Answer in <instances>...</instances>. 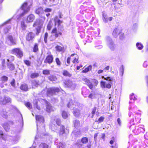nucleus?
<instances>
[{"label":"nucleus","mask_w":148,"mask_h":148,"mask_svg":"<svg viewBox=\"0 0 148 148\" xmlns=\"http://www.w3.org/2000/svg\"><path fill=\"white\" fill-rule=\"evenodd\" d=\"M31 5L28 6L27 3H24L22 5L21 9L18 10L17 13L19 14L20 16H24L29 10Z\"/></svg>","instance_id":"nucleus-1"},{"label":"nucleus","mask_w":148,"mask_h":148,"mask_svg":"<svg viewBox=\"0 0 148 148\" xmlns=\"http://www.w3.org/2000/svg\"><path fill=\"white\" fill-rule=\"evenodd\" d=\"M44 22L40 19H37L33 25L34 27H37L36 28L37 34H38L40 32V30L43 25Z\"/></svg>","instance_id":"nucleus-2"},{"label":"nucleus","mask_w":148,"mask_h":148,"mask_svg":"<svg viewBox=\"0 0 148 148\" xmlns=\"http://www.w3.org/2000/svg\"><path fill=\"white\" fill-rule=\"evenodd\" d=\"M132 111L135 113V119L134 117H133L132 119L130 121V123L132 125L136 123L139 122L141 119L140 116L141 115V113L137 112L136 113L134 110H132Z\"/></svg>","instance_id":"nucleus-3"},{"label":"nucleus","mask_w":148,"mask_h":148,"mask_svg":"<svg viewBox=\"0 0 148 148\" xmlns=\"http://www.w3.org/2000/svg\"><path fill=\"white\" fill-rule=\"evenodd\" d=\"M65 87L70 88L72 90H74L76 86V84L74 82L70 80H68L64 82Z\"/></svg>","instance_id":"nucleus-4"},{"label":"nucleus","mask_w":148,"mask_h":148,"mask_svg":"<svg viewBox=\"0 0 148 148\" xmlns=\"http://www.w3.org/2000/svg\"><path fill=\"white\" fill-rule=\"evenodd\" d=\"M60 91L59 88L56 87H52L48 88L47 91V95L48 96H51L56 94Z\"/></svg>","instance_id":"nucleus-5"},{"label":"nucleus","mask_w":148,"mask_h":148,"mask_svg":"<svg viewBox=\"0 0 148 148\" xmlns=\"http://www.w3.org/2000/svg\"><path fill=\"white\" fill-rule=\"evenodd\" d=\"M107 43L108 46L109 47L111 50L113 51L115 48V45L114 44L112 41V39L109 36H107L106 38Z\"/></svg>","instance_id":"nucleus-6"},{"label":"nucleus","mask_w":148,"mask_h":148,"mask_svg":"<svg viewBox=\"0 0 148 148\" xmlns=\"http://www.w3.org/2000/svg\"><path fill=\"white\" fill-rule=\"evenodd\" d=\"M11 51L12 53L16 55L19 58H21L23 56V52L19 48L14 49Z\"/></svg>","instance_id":"nucleus-7"},{"label":"nucleus","mask_w":148,"mask_h":148,"mask_svg":"<svg viewBox=\"0 0 148 148\" xmlns=\"http://www.w3.org/2000/svg\"><path fill=\"white\" fill-rule=\"evenodd\" d=\"M63 27H62L61 28L59 29V30L58 29V31L57 32L56 28H55L52 30V33L55 34V36L57 38L58 36L59 35L61 36L62 35V32L63 30Z\"/></svg>","instance_id":"nucleus-8"},{"label":"nucleus","mask_w":148,"mask_h":148,"mask_svg":"<svg viewBox=\"0 0 148 148\" xmlns=\"http://www.w3.org/2000/svg\"><path fill=\"white\" fill-rule=\"evenodd\" d=\"M6 43L10 45H14L15 44L14 40L13 39L12 36H8L6 39Z\"/></svg>","instance_id":"nucleus-9"},{"label":"nucleus","mask_w":148,"mask_h":148,"mask_svg":"<svg viewBox=\"0 0 148 148\" xmlns=\"http://www.w3.org/2000/svg\"><path fill=\"white\" fill-rule=\"evenodd\" d=\"M36 119L37 121V129L38 130V123H43L44 122V119L43 117L39 115H36Z\"/></svg>","instance_id":"nucleus-10"},{"label":"nucleus","mask_w":148,"mask_h":148,"mask_svg":"<svg viewBox=\"0 0 148 148\" xmlns=\"http://www.w3.org/2000/svg\"><path fill=\"white\" fill-rule=\"evenodd\" d=\"M44 101L46 104V111L48 112H50L53 110V107L51 106L50 103L45 99H43Z\"/></svg>","instance_id":"nucleus-11"},{"label":"nucleus","mask_w":148,"mask_h":148,"mask_svg":"<svg viewBox=\"0 0 148 148\" xmlns=\"http://www.w3.org/2000/svg\"><path fill=\"white\" fill-rule=\"evenodd\" d=\"M35 34L32 32H29L26 36V39L28 41H32L35 37Z\"/></svg>","instance_id":"nucleus-12"},{"label":"nucleus","mask_w":148,"mask_h":148,"mask_svg":"<svg viewBox=\"0 0 148 148\" xmlns=\"http://www.w3.org/2000/svg\"><path fill=\"white\" fill-rule=\"evenodd\" d=\"M0 115L3 118L7 119L8 117V113L5 109H3L0 111Z\"/></svg>","instance_id":"nucleus-13"},{"label":"nucleus","mask_w":148,"mask_h":148,"mask_svg":"<svg viewBox=\"0 0 148 148\" xmlns=\"http://www.w3.org/2000/svg\"><path fill=\"white\" fill-rule=\"evenodd\" d=\"M121 29L119 28H116L113 32L112 35L114 37L116 38L118 35L121 33Z\"/></svg>","instance_id":"nucleus-14"},{"label":"nucleus","mask_w":148,"mask_h":148,"mask_svg":"<svg viewBox=\"0 0 148 148\" xmlns=\"http://www.w3.org/2000/svg\"><path fill=\"white\" fill-rule=\"evenodd\" d=\"M102 78L103 79L105 80L108 81L110 82L109 83L106 84V87L108 88H110L111 86L110 84L111 83V81L112 79V78L109 77H105L103 76L102 77Z\"/></svg>","instance_id":"nucleus-15"},{"label":"nucleus","mask_w":148,"mask_h":148,"mask_svg":"<svg viewBox=\"0 0 148 148\" xmlns=\"http://www.w3.org/2000/svg\"><path fill=\"white\" fill-rule=\"evenodd\" d=\"M83 80L85 82L86 84L89 87V88L92 89L93 88V86L92 83L88 79L86 78H83Z\"/></svg>","instance_id":"nucleus-16"},{"label":"nucleus","mask_w":148,"mask_h":148,"mask_svg":"<svg viewBox=\"0 0 148 148\" xmlns=\"http://www.w3.org/2000/svg\"><path fill=\"white\" fill-rule=\"evenodd\" d=\"M35 19V16L33 14H30L28 16L26 20L27 23H31Z\"/></svg>","instance_id":"nucleus-17"},{"label":"nucleus","mask_w":148,"mask_h":148,"mask_svg":"<svg viewBox=\"0 0 148 148\" xmlns=\"http://www.w3.org/2000/svg\"><path fill=\"white\" fill-rule=\"evenodd\" d=\"M74 56V58L72 59H73V64H76L78 63V57L77 55L75 54H73L71 55V57H73Z\"/></svg>","instance_id":"nucleus-18"},{"label":"nucleus","mask_w":148,"mask_h":148,"mask_svg":"<svg viewBox=\"0 0 148 148\" xmlns=\"http://www.w3.org/2000/svg\"><path fill=\"white\" fill-rule=\"evenodd\" d=\"M53 59V57L52 55H48L47 57L46 61L48 64H50L52 62Z\"/></svg>","instance_id":"nucleus-19"},{"label":"nucleus","mask_w":148,"mask_h":148,"mask_svg":"<svg viewBox=\"0 0 148 148\" xmlns=\"http://www.w3.org/2000/svg\"><path fill=\"white\" fill-rule=\"evenodd\" d=\"M20 89L24 91H27L28 90V87L27 85L25 84H22L20 87Z\"/></svg>","instance_id":"nucleus-20"},{"label":"nucleus","mask_w":148,"mask_h":148,"mask_svg":"<svg viewBox=\"0 0 148 148\" xmlns=\"http://www.w3.org/2000/svg\"><path fill=\"white\" fill-rule=\"evenodd\" d=\"M73 114L76 117H79L80 114V111L78 109L74 108Z\"/></svg>","instance_id":"nucleus-21"},{"label":"nucleus","mask_w":148,"mask_h":148,"mask_svg":"<svg viewBox=\"0 0 148 148\" xmlns=\"http://www.w3.org/2000/svg\"><path fill=\"white\" fill-rule=\"evenodd\" d=\"M2 126L6 131L7 132L9 130L10 126L8 123H5L2 124Z\"/></svg>","instance_id":"nucleus-22"},{"label":"nucleus","mask_w":148,"mask_h":148,"mask_svg":"<svg viewBox=\"0 0 148 148\" xmlns=\"http://www.w3.org/2000/svg\"><path fill=\"white\" fill-rule=\"evenodd\" d=\"M60 135H62L63 134H64L65 133V127H64L63 125H61V126H60Z\"/></svg>","instance_id":"nucleus-23"},{"label":"nucleus","mask_w":148,"mask_h":148,"mask_svg":"<svg viewBox=\"0 0 148 148\" xmlns=\"http://www.w3.org/2000/svg\"><path fill=\"white\" fill-rule=\"evenodd\" d=\"M134 94L132 93L130 96V101H129L130 103H132L136 99L135 96L134 95Z\"/></svg>","instance_id":"nucleus-24"},{"label":"nucleus","mask_w":148,"mask_h":148,"mask_svg":"<svg viewBox=\"0 0 148 148\" xmlns=\"http://www.w3.org/2000/svg\"><path fill=\"white\" fill-rule=\"evenodd\" d=\"M59 128L55 124L52 123L50 126V129L53 131H55L58 130Z\"/></svg>","instance_id":"nucleus-25"},{"label":"nucleus","mask_w":148,"mask_h":148,"mask_svg":"<svg viewBox=\"0 0 148 148\" xmlns=\"http://www.w3.org/2000/svg\"><path fill=\"white\" fill-rule=\"evenodd\" d=\"M74 125L75 128L78 127L80 125V123L79 120H75L73 121Z\"/></svg>","instance_id":"nucleus-26"},{"label":"nucleus","mask_w":148,"mask_h":148,"mask_svg":"<svg viewBox=\"0 0 148 148\" xmlns=\"http://www.w3.org/2000/svg\"><path fill=\"white\" fill-rule=\"evenodd\" d=\"M39 76V74L38 73H34L31 74L30 77L32 78H36Z\"/></svg>","instance_id":"nucleus-27"},{"label":"nucleus","mask_w":148,"mask_h":148,"mask_svg":"<svg viewBox=\"0 0 148 148\" xmlns=\"http://www.w3.org/2000/svg\"><path fill=\"white\" fill-rule=\"evenodd\" d=\"M69 114L66 112L63 111L62 112V115L63 118L64 119H66L68 116Z\"/></svg>","instance_id":"nucleus-28"},{"label":"nucleus","mask_w":148,"mask_h":148,"mask_svg":"<svg viewBox=\"0 0 148 148\" xmlns=\"http://www.w3.org/2000/svg\"><path fill=\"white\" fill-rule=\"evenodd\" d=\"M49 146L45 143H41L39 146V148H48Z\"/></svg>","instance_id":"nucleus-29"},{"label":"nucleus","mask_w":148,"mask_h":148,"mask_svg":"<svg viewBox=\"0 0 148 148\" xmlns=\"http://www.w3.org/2000/svg\"><path fill=\"white\" fill-rule=\"evenodd\" d=\"M124 70V67H123V65H122L121 66L119 69V74L120 75H121V76H122L123 75V74Z\"/></svg>","instance_id":"nucleus-30"},{"label":"nucleus","mask_w":148,"mask_h":148,"mask_svg":"<svg viewBox=\"0 0 148 148\" xmlns=\"http://www.w3.org/2000/svg\"><path fill=\"white\" fill-rule=\"evenodd\" d=\"M43 12V9L41 7H40L36 9L35 11L36 13L38 14H39L40 13H42Z\"/></svg>","instance_id":"nucleus-31"},{"label":"nucleus","mask_w":148,"mask_h":148,"mask_svg":"<svg viewBox=\"0 0 148 148\" xmlns=\"http://www.w3.org/2000/svg\"><path fill=\"white\" fill-rule=\"evenodd\" d=\"M63 74L64 76H68L69 77H70L71 76V75L66 70H64L63 71Z\"/></svg>","instance_id":"nucleus-32"},{"label":"nucleus","mask_w":148,"mask_h":148,"mask_svg":"<svg viewBox=\"0 0 148 148\" xmlns=\"http://www.w3.org/2000/svg\"><path fill=\"white\" fill-rule=\"evenodd\" d=\"M56 50L58 51H61L63 50L64 48L62 47L57 45L55 47Z\"/></svg>","instance_id":"nucleus-33"},{"label":"nucleus","mask_w":148,"mask_h":148,"mask_svg":"<svg viewBox=\"0 0 148 148\" xmlns=\"http://www.w3.org/2000/svg\"><path fill=\"white\" fill-rule=\"evenodd\" d=\"M55 23H57L58 24V30H59V29L61 28L62 27H61L60 25L62 23V22L60 20H55Z\"/></svg>","instance_id":"nucleus-34"},{"label":"nucleus","mask_w":148,"mask_h":148,"mask_svg":"<svg viewBox=\"0 0 148 148\" xmlns=\"http://www.w3.org/2000/svg\"><path fill=\"white\" fill-rule=\"evenodd\" d=\"M6 103V102L5 100V97L4 98L2 97L0 98V104L4 105Z\"/></svg>","instance_id":"nucleus-35"},{"label":"nucleus","mask_w":148,"mask_h":148,"mask_svg":"<svg viewBox=\"0 0 148 148\" xmlns=\"http://www.w3.org/2000/svg\"><path fill=\"white\" fill-rule=\"evenodd\" d=\"M136 46L139 50H141L143 48V46L141 43L138 42L136 44Z\"/></svg>","instance_id":"nucleus-36"},{"label":"nucleus","mask_w":148,"mask_h":148,"mask_svg":"<svg viewBox=\"0 0 148 148\" xmlns=\"http://www.w3.org/2000/svg\"><path fill=\"white\" fill-rule=\"evenodd\" d=\"M32 85L33 86L37 87L39 85L38 82L36 80H34L32 82Z\"/></svg>","instance_id":"nucleus-37"},{"label":"nucleus","mask_w":148,"mask_h":148,"mask_svg":"<svg viewBox=\"0 0 148 148\" xmlns=\"http://www.w3.org/2000/svg\"><path fill=\"white\" fill-rule=\"evenodd\" d=\"M81 140L82 142L83 143L86 144L88 143V139L86 137H84L82 138L81 139Z\"/></svg>","instance_id":"nucleus-38"},{"label":"nucleus","mask_w":148,"mask_h":148,"mask_svg":"<svg viewBox=\"0 0 148 148\" xmlns=\"http://www.w3.org/2000/svg\"><path fill=\"white\" fill-rule=\"evenodd\" d=\"M49 80L51 81H56L57 80V78L55 76L52 75L48 77Z\"/></svg>","instance_id":"nucleus-39"},{"label":"nucleus","mask_w":148,"mask_h":148,"mask_svg":"<svg viewBox=\"0 0 148 148\" xmlns=\"http://www.w3.org/2000/svg\"><path fill=\"white\" fill-rule=\"evenodd\" d=\"M5 140V136L3 135V132L2 131H0V140L1 139Z\"/></svg>","instance_id":"nucleus-40"},{"label":"nucleus","mask_w":148,"mask_h":148,"mask_svg":"<svg viewBox=\"0 0 148 148\" xmlns=\"http://www.w3.org/2000/svg\"><path fill=\"white\" fill-rule=\"evenodd\" d=\"M55 121L56 123L58 126V127L61 125V121L59 119H56L55 120Z\"/></svg>","instance_id":"nucleus-41"},{"label":"nucleus","mask_w":148,"mask_h":148,"mask_svg":"<svg viewBox=\"0 0 148 148\" xmlns=\"http://www.w3.org/2000/svg\"><path fill=\"white\" fill-rule=\"evenodd\" d=\"M145 129L144 128H142L141 127H140L139 128H138L137 129V131L138 132L140 133V132H142L143 133H144L145 132Z\"/></svg>","instance_id":"nucleus-42"},{"label":"nucleus","mask_w":148,"mask_h":148,"mask_svg":"<svg viewBox=\"0 0 148 148\" xmlns=\"http://www.w3.org/2000/svg\"><path fill=\"white\" fill-rule=\"evenodd\" d=\"M5 100L6 103H11V99L8 97H5Z\"/></svg>","instance_id":"nucleus-43"},{"label":"nucleus","mask_w":148,"mask_h":148,"mask_svg":"<svg viewBox=\"0 0 148 148\" xmlns=\"http://www.w3.org/2000/svg\"><path fill=\"white\" fill-rule=\"evenodd\" d=\"M91 65H89L88 67L86 68L84 70L82 71V72L84 73H87L89 71L90 69H91Z\"/></svg>","instance_id":"nucleus-44"},{"label":"nucleus","mask_w":148,"mask_h":148,"mask_svg":"<svg viewBox=\"0 0 148 148\" xmlns=\"http://www.w3.org/2000/svg\"><path fill=\"white\" fill-rule=\"evenodd\" d=\"M21 25L22 29L23 30H25L26 27V26L24 22L23 21L21 22Z\"/></svg>","instance_id":"nucleus-45"},{"label":"nucleus","mask_w":148,"mask_h":148,"mask_svg":"<svg viewBox=\"0 0 148 148\" xmlns=\"http://www.w3.org/2000/svg\"><path fill=\"white\" fill-rule=\"evenodd\" d=\"M48 36V34L47 32H46L45 34L44 38V40L45 42V43H47V38Z\"/></svg>","instance_id":"nucleus-46"},{"label":"nucleus","mask_w":148,"mask_h":148,"mask_svg":"<svg viewBox=\"0 0 148 148\" xmlns=\"http://www.w3.org/2000/svg\"><path fill=\"white\" fill-rule=\"evenodd\" d=\"M38 50V46L37 44H35L34 45L33 48V51L34 52H36Z\"/></svg>","instance_id":"nucleus-47"},{"label":"nucleus","mask_w":148,"mask_h":148,"mask_svg":"<svg viewBox=\"0 0 148 148\" xmlns=\"http://www.w3.org/2000/svg\"><path fill=\"white\" fill-rule=\"evenodd\" d=\"M1 80L2 81H4V82L8 80V77L5 76H3L1 77Z\"/></svg>","instance_id":"nucleus-48"},{"label":"nucleus","mask_w":148,"mask_h":148,"mask_svg":"<svg viewBox=\"0 0 148 148\" xmlns=\"http://www.w3.org/2000/svg\"><path fill=\"white\" fill-rule=\"evenodd\" d=\"M52 26V24L51 23L49 22L47 26V29L50 30L51 29Z\"/></svg>","instance_id":"nucleus-49"},{"label":"nucleus","mask_w":148,"mask_h":148,"mask_svg":"<svg viewBox=\"0 0 148 148\" xmlns=\"http://www.w3.org/2000/svg\"><path fill=\"white\" fill-rule=\"evenodd\" d=\"M26 106L29 108H31L32 107L31 104L29 102H27L25 103Z\"/></svg>","instance_id":"nucleus-50"},{"label":"nucleus","mask_w":148,"mask_h":148,"mask_svg":"<svg viewBox=\"0 0 148 148\" xmlns=\"http://www.w3.org/2000/svg\"><path fill=\"white\" fill-rule=\"evenodd\" d=\"M103 15V20L105 23H107L108 20V18L106 16H104Z\"/></svg>","instance_id":"nucleus-51"},{"label":"nucleus","mask_w":148,"mask_h":148,"mask_svg":"<svg viewBox=\"0 0 148 148\" xmlns=\"http://www.w3.org/2000/svg\"><path fill=\"white\" fill-rule=\"evenodd\" d=\"M43 73L44 75H48L50 74L49 71V70H43Z\"/></svg>","instance_id":"nucleus-52"},{"label":"nucleus","mask_w":148,"mask_h":148,"mask_svg":"<svg viewBox=\"0 0 148 148\" xmlns=\"http://www.w3.org/2000/svg\"><path fill=\"white\" fill-rule=\"evenodd\" d=\"M37 102L36 101L34 102V104L35 107H36L39 110L40 109V108L37 105Z\"/></svg>","instance_id":"nucleus-53"},{"label":"nucleus","mask_w":148,"mask_h":148,"mask_svg":"<svg viewBox=\"0 0 148 148\" xmlns=\"http://www.w3.org/2000/svg\"><path fill=\"white\" fill-rule=\"evenodd\" d=\"M101 86L102 88H106L105 82H101Z\"/></svg>","instance_id":"nucleus-54"},{"label":"nucleus","mask_w":148,"mask_h":148,"mask_svg":"<svg viewBox=\"0 0 148 148\" xmlns=\"http://www.w3.org/2000/svg\"><path fill=\"white\" fill-rule=\"evenodd\" d=\"M52 9L49 8H47L44 10V12H51Z\"/></svg>","instance_id":"nucleus-55"},{"label":"nucleus","mask_w":148,"mask_h":148,"mask_svg":"<svg viewBox=\"0 0 148 148\" xmlns=\"http://www.w3.org/2000/svg\"><path fill=\"white\" fill-rule=\"evenodd\" d=\"M21 120L20 121V127H22V126L23 125V118L22 117V116L21 115Z\"/></svg>","instance_id":"nucleus-56"},{"label":"nucleus","mask_w":148,"mask_h":148,"mask_svg":"<svg viewBox=\"0 0 148 148\" xmlns=\"http://www.w3.org/2000/svg\"><path fill=\"white\" fill-rule=\"evenodd\" d=\"M8 68L11 70H12L14 69V65H7Z\"/></svg>","instance_id":"nucleus-57"},{"label":"nucleus","mask_w":148,"mask_h":148,"mask_svg":"<svg viewBox=\"0 0 148 148\" xmlns=\"http://www.w3.org/2000/svg\"><path fill=\"white\" fill-rule=\"evenodd\" d=\"M96 109H97V108L96 107H94V108L92 110V116H93L94 115Z\"/></svg>","instance_id":"nucleus-58"},{"label":"nucleus","mask_w":148,"mask_h":148,"mask_svg":"<svg viewBox=\"0 0 148 148\" xmlns=\"http://www.w3.org/2000/svg\"><path fill=\"white\" fill-rule=\"evenodd\" d=\"M11 29V27L10 25L8 26V27L6 28H5L4 29V31L5 33H7L8 32V31L10 29Z\"/></svg>","instance_id":"nucleus-59"},{"label":"nucleus","mask_w":148,"mask_h":148,"mask_svg":"<svg viewBox=\"0 0 148 148\" xmlns=\"http://www.w3.org/2000/svg\"><path fill=\"white\" fill-rule=\"evenodd\" d=\"M56 62L57 65H60L61 64L58 58H57L56 59Z\"/></svg>","instance_id":"nucleus-60"},{"label":"nucleus","mask_w":148,"mask_h":148,"mask_svg":"<svg viewBox=\"0 0 148 148\" xmlns=\"http://www.w3.org/2000/svg\"><path fill=\"white\" fill-rule=\"evenodd\" d=\"M64 143H60L59 148H64Z\"/></svg>","instance_id":"nucleus-61"},{"label":"nucleus","mask_w":148,"mask_h":148,"mask_svg":"<svg viewBox=\"0 0 148 148\" xmlns=\"http://www.w3.org/2000/svg\"><path fill=\"white\" fill-rule=\"evenodd\" d=\"M104 118L103 117L101 116L99 119L98 121L99 122H101L103 121Z\"/></svg>","instance_id":"nucleus-62"},{"label":"nucleus","mask_w":148,"mask_h":148,"mask_svg":"<svg viewBox=\"0 0 148 148\" xmlns=\"http://www.w3.org/2000/svg\"><path fill=\"white\" fill-rule=\"evenodd\" d=\"M93 82L94 83L95 86H97L98 83V81L95 79H94L93 80Z\"/></svg>","instance_id":"nucleus-63"},{"label":"nucleus","mask_w":148,"mask_h":148,"mask_svg":"<svg viewBox=\"0 0 148 148\" xmlns=\"http://www.w3.org/2000/svg\"><path fill=\"white\" fill-rule=\"evenodd\" d=\"M15 80L14 79H13L12 80V81L11 82V83H10L11 84V85L13 87H14V86H15Z\"/></svg>","instance_id":"nucleus-64"}]
</instances>
